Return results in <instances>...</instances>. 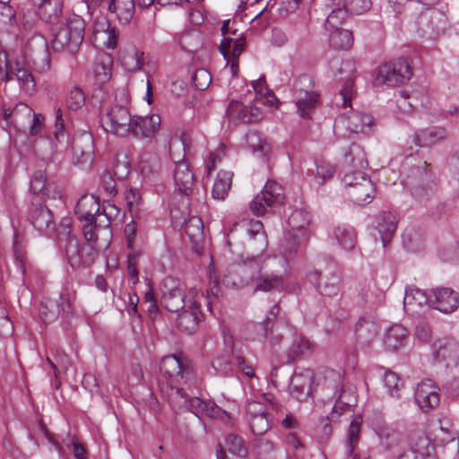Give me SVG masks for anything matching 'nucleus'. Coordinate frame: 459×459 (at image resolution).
I'll list each match as a JSON object with an SVG mask.
<instances>
[{"instance_id": "nucleus-1", "label": "nucleus", "mask_w": 459, "mask_h": 459, "mask_svg": "<svg viewBox=\"0 0 459 459\" xmlns=\"http://www.w3.org/2000/svg\"><path fill=\"white\" fill-rule=\"evenodd\" d=\"M82 223L84 244L81 245L75 237L70 235V228L68 225L65 226L64 222L62 226L65 236L63 238L59 234L58 237L59 248L73 269L91 266L99 255L100 234L106 238V244L108 243L112 235L111 229L101 225V222L98 224L97 219Z\"/></svg>"}, {"instance_id": "nucleus-2", "label": "nucleus", "mask_w": 459, "mask_h": 459, "mask_svg": "<svg viewBox=\"0 0 459 459\" xmlns=\"http://www.w3.org/2000/svg\"><path fill=\"white\" fill-rule=\"evenodd\" d=\"M85 22L76 14L71 15L66 23L54 33L51 45L56 52L66 51L74 54L79 49L84 39Z\"/></svg>"}, {"instance_id": "nucleus-3", "label": "nucleus", "mask_w": 459, "mask_h": 459, "mask_svg": "<svg viewBox=\"0 0 459 459\" xmlns=\"http://www.w3.org/2000/svg\"><path fill=\"white\" fill-rule=\"evenodd\" d=\"M169 402L175 409L190 411L198 417L207 416L212 419L221 420L229 417L227 411L214 403L205 402L198 397H188L182 388H171Z\"/></svg>"}, {"instance_id": "nucleus-4", "label": "nucleus", "mask_w": 459, "mask_h": 459, "mask_svg": "<svg viewBox=\"0 0 459 459\" xmlns=\"http://www.w3.org/2000/svg\"><path fill=\"white\" fill-rule=\"evenodd\" d=\"M161 292V306L170 312H179L187 307L186 303L204 299L203 293L195 289L184 290L180 281L173 277H166L163 280Z\"/></svg>"}, {"instance_id": "nucleus-5", "label": "nucleus", "mask_w": 459, "mask_h": 459, "mask_svg": "<svg viewBox=\"0 0 459 459\" xmlns=\"http://www.w3.org/2000/svg\"><path fill=\"white\" fill-rule=\"evenodd\" d=\"M292 92L299 116L309 117L319 100V94L314 90L312 78L308 74L299 76L293 83Z\"/></svg>"}, {"instance_id": "nucleus-6", "label": "nucleus", "mask_w": 459, "mask_h": 459, "mask_svg": "<svg viewBox=\"0 0 459 459\" xmlns=\"http://www.w3.org/2000/svg\"><path fill=\"white\" fill-rule=\"evenodd\" d=\"M307 279L318 294L324 298L333 299L340 294L342 277L333 264L327 265V271L311 270L307 273Z\"/></svg>"}, {"instance_id": "nucleus-7", "label": "nucleus", "mask_w": 459, "mask_h": 459, "mask_svg": "<svg viewBox=\"0 0 459 459\" xmlns=\"http://www.w3.org/2000/svg\"><path fill=\"white\" fill-rule=\"evenodd\" d=\"M412 76V68L408 58H398L379 66L377 81L382 84L394 87L408 82Z\"/></svg>"}, {"instance_id": "nucleus-8", "label": "nucleus", "mask_w": 459, "mask_h": 459, "mask_svg": "<svg viewBox=\"0 0 459 459\" xmlns=\"http://www.w3.org/2000/svg\"><path fill=\"white\" fill-rule=\"evenodd\" d=\"M160 372L168 378L180 377L185 383H191L195 378L192 362L183 354H172L162 358Z\"/></svg>"}, {"instance_id": "nucleus-9", "label": "nucleus", "mask_w": 459, "mask_h": 459, "mask_svg": "<svg viewBox=\"0 0 459 459\" xmlns=\"http://www.w3.org/2000/svg\"><path fill=\"white\" fill-rule=\"evenodd\" d=\"M264 261L260 255H241L233 264L234 280L232 284L244 287L253 281L261 273Z\"/></svg>"}, {"instance_id": "nucleus-10", "label": "nucleus", "mask_w": 459, "mask_h": 459, "mask_svg": "<svg viewBox=\"0 0 459 459\" xmlns=\"http://www.w3.org/2000/svg\"><path fill=\"white\" fill-rule=\"evenodd\" d=\"M283 198L282 188L275 181L268 180L263 190L255 196L250 204L251 212L256 216H262L267 208L280 204Z\"/></svg>"}, {"instance_id": "nucleus-11", "label": "nucleus", "mask_w": 459, "mask_h": 459, "mask_svg": "<svg viewBox=\"0 0 459 459\" xmlns=\"http://www.w3.org/2000/svg\"><path fill=\"white\" fill-rule=\"evenodd\" d=\"M246 48L245 38H238L234 41L233 48L231 49V96L236 94V100L245 99L247 95L252 96V91L246 79L238 75V56L243 53ZM231 100H234L231 97Z\"/></svg>"}, {"instance_id": "nucleus-12", "label": "nucleus", "mask_w": 459, "mask_h": 459, "mask_svg": "<svg viewBox=\"0 0 459 459\" xmlns=\"http://www.w3.org/2000/svg\"><path fill=\"white\" fill-rule=\"evenodd\" d=\"M134 116L123 106L116 105L107 113L105 129L119 136L129 134Z\"/></svg>"}, {"instance_id": "nucleus-13", "label": "nucleus", "mask_w": 459, "mask_h": 459, "mask_svg": "<svg viewBox=\"0 0 459 459\" xmlns=\"http://www.w3.org/2000/svg\"><path fill=\"white\" fill-rule=\"evenodd\" d=\"M247 420L251 431L257 436L265 434L273 426L266 415L264 403L256 401H247L246 405Z\"/></svg>"}, {"instance_id": "nucleus-14", "label": "nucleus", "mask_w": 459, "mask_h": 459, "mask_svg": "<svg viewBox=\"0 0 459 459\" xmlns=\"http://www.w3.org/2000/svg\"><path fill=\"white\" fill-rule=\"evenodd\" d=\"M204 299H198L191 303H186L185 309H181L178 315L176 325L177 328L185 333H194L199 325L201 312V301Z\"/></svg>"}, {"instance_id": "nucleus-15", "label": "nucleus", "mask_w": 459, "mask_h": 459, "mask_svg": "<svg viewBox=\"0 0 459 459\" xmlns=\"http://www.w3.org/2000/svg\"><path fill=\"white\" fill-rule=\"evenodd\" d=\"M407 442L413 457L407 452H403L395 459H427L434 449L428 437L420 430L411 432L408 435Z\"/></svg>"}, {"instance_id": "nucleus-16", "label": "nucleus", "mask_w": 459, "mask_h": 459, "mask_svg": "<svg viewBox=\"0 0 459 459\" xmlns=\"http://www.w3.org/2000/svg\"><path fill=\"white\" fill-rule=\"evenodd\" d=\"M173 179L175 192L183 197H188L193 193L195 176L186 160L175 162Z\"/></svg>"}, {"instance_id": "nucleus-17", "label": "nucleus", "mask_w": 459, "mask_h": 459, "mask_svg": "<svg viewBox=\"0 0 459 459\" xmlns=\"http://www.w3.org/2000/svg\"><path fill=\"white\" fill-rule=\"evenodd\" d=\"M438 391L439 388L431 380H424L417 385L414 400L423 411L428 412L439 404Z\"/></svg>"}, {"instance_id": "nucleus-18", "label": "nucleus", "mask_w": 459, "mask_h": 459, "mask_svg": "<svg viewBox=\"0 0 459 459\" xmlns=\"http://www.w3.org/2000/svg\"><path fill=\"white\" fill-rule=\"evenodd\" d=\"M314 373L310 369L295 372L290 384V394L299 402H305L312 393Z\"/></svg>"}, {"instance_id": "nucleus-19", "label": "nucleus", "mask_w": 459, "mask_h": 459, "mask_svg": "<svg viewBox=\"0 0 459 459\" xmlns=\"http://www.w3.org/2000/svg\"><path fill=\"white\" fill-rule=\"evenodd\" d=\"M429 305V297L417 287H408L403 299L404 311L411 316H420Z\"/></svg>"}, {"instance_id": "nucleus-20", "label": "nucleus", "mask_w": 459, "mask_h": 459, "mask_svg": "<svg viewBox=\"0 0 459 459\" xmlns=\"http://www.w3.org/2000/svg\"><path fill=\"white\" fill-rule=\"evenodd\" d=\"M160 121V116L156 114L146 117L134 116L129 134L135 138H152L158 132Z\"/></svg>"}, {"instance_id": "nucleus-21", "label": "nucleus", "mask_w": 459, "mask_h": 459, "mask_svg": "<svg viewBox=\"0 0 459 459\" xmlns=\"http://www.w3.org/2000/svg\"><path fill=\"white\" fill-rule=\"evenodd\" d=\"M93 154V138L91 134L75 136L72 143V160L75 165H83L91 161Z\"/></svg>"}, {"instance_id": "nucleus-22", "label": "nucleus", "mask_w": 459, "mask_h": 459, "mask_svg": "<svg viewBox=\"0 0 459 459\" xmlns=\"http://www.w3.org/2000/svg\"><path fill=\"white\" fill-rule=\"evenodd\" d=\"M30 221L41 233L49 234L55 230L56 223L52 212L45 204H32L30 211Z\"/></svg>"}, {"instance_id": "nucleus-23", "label": "nucleus", "mask_w": 459, "mask_h": 459, "mask_svg": "<svg viewBox=\"0 0 459 459\" xmlns=\"http://www.w3.org/2000/svg\"><path fill=\"white\" fill-rule=\"evenodd\" d=\"M336 124L342 126L351 133H364L371 127L373 117L366 113L351 110L347 114L339 116Z\"/></svg>"}, {"instance_id": "nucleus-24", "label": "nucleus", "mask_w": 459, "mask_h": 459, "mask_svg": "<svg viewBox=\"0 0 459 459\" xmlns=\"http://www.w3.org/2000/svg\"><path fill=\"white\" fill-rule=\"evenodd\" d=\"M13 77L17 79L20 87L27 94H32L36 89V82L31 73L21 66L18 63L13 66L5 60V72L2 76L3 80L10 81Z\"/></svg>"}, {"instance_id": "nucleus-25", "label": "nucleus", "mask_w": 459, "mask_h": 459, "mask_svg": "<svg viewBox=\"0 0 459 459\" xmlns=\"http://www.w3.org/2000/svg\"><path fill=\"white\" fill-rule=\"evenodd\" d=\"M184 230L192 243L194 252L202 255L206 246L202 219L197 216L189 218L185 223Z\"/></svg>"}, {"instance_id": "nucleus-26", "label": "nucleus", "mask_w": 459, "mask_h": 459, "mask_svg": "<svg viewBox=\"0 0 459 459\" xmlns=\"http://www.w3.org/2000/svg\"><path fill=\"white\" fill-rule=\"evenodd\" d=\"M100 200L93 195H82L78 200L74 214L81 222L94 221L100 217Z\"/></svg>"}, {"instance_id": "nucleus-27", "label": "nucleus", "mask_w": 459, "mask_h": 459, "mask_svg": "<svg viewBox=\"0 0 459 459\" xmlns=\"http://www.w3.org/2000/svg\"><path fill=\"white\" fill-rule=\"evenodd\" d=\"M436 359L443 360L448 366L451 363L456 364L459 360V342L454 338H442L434 343Z\"/></svg>"}, {"instance_id": "nucleus-28", "label": "nucleus", "mask_w": 459, "mask_h": 459, "mask_svg": "<svg viewBox=\"0 0 459 459\" xmlns=\"http://www.w3.org/2000/svg\"><path fill=\"white\" fill-rule=\"evenodd\" d=\"M376 188L369 177H362L361 181L354 188L347 191V196L359 205L370 204L375 198Z\"/></svg>"}, {"instance_id": "nucleus-29", "label": "nucleus", "mask_w": 459, "mask_h": 459, "mask_svg": "<svg viewBox=\"0 0 459 459\" xmlns=\"http://www.w3.org/2000/svg\"><path fill=\"white\" fill-rule=\"evenodd\" d=\"M2 117L6 121V126L13 125L17 129L25 126L26 121H30L33 116V109L25 103H18L13 109L3 108Z\"/></svg>"}, {"instance_id": "nucleus-30", "label": "nucleus", "mask_w": 459, "mask_h": 459, "mask_svg": "<svg viewBox=\"0 0 459 459\" xmlns=\"http://www.w3.org/2000/svg\"><path fill=\"white\" fill-rule=\"evenodd\" d=\"M434 307L442 313L449 314L459 306V294L450 288H438L433 291Z\"/></svg>"}, {"instance_id": "nucleus-31", "label": "nucleus", "mask_w": 459, "mask_h": 459, "mask_svg": "<svg viewBox=\"0 0 459 459\" xmlns=\"http://www.w3.org/2000/svg\"><path fill=\"white\" fill-rule=\"evenodd\" d=\"M108 11L120 24H129L135 13V1L108 0Z\"/></svg>"}, {"instance_id": "nucleus-32", "label": "nucleus", "mask_w": 459, "mask_h": 459, "mask_svg": "<svg viewBox=\"0 0 459 459\" xmlns=\"http://www.w3.org/2000/svg\"><path fill=\"white\" fill-rule=\"evenodd\" d=\"M444 23V15L436 10L421 13L418 18L419 29L424 34L438 35Z\"/></svg>"}, {"instance_id": "nucleus-33", "label": "nucleus", "mask_w": 459, "mask_h": 459, "mask_svg": "<svg viewBox=\"0 0 459 459\" xmlns=\"http://www.w3.org/2000/svg\"><path fill=\"white\" fill-rule=\"evenodd\" d=\"M240 100H231V113H236V119L239 123L250 124L257 123L263 120L264 117V110L256 105L251 106H240L238 104L234 105V102L238 103Z\"/></svg>"}, {"instance_id": "nucleus-34", "label": "nucleus", "mask_w": 459, "mask_h": 459, "mask_svg": "<svg viewBox=\"0 0 459 459\" xmlns=\"http://www.w3.org/2000/svg\"><path fill=\"white\" fill-rule=\"evenodd\" d=\"M357 341L362 345L370 344L378 334V326L370 317L362 316L355 326Z\"/></svg>"}, {"instance_id": "nucleus-35", "label": "nucleus", "mask_w": 459, "mask_h": 459, "mask_svg": "<svg viewBox=\"0 0 459 459\" xmlns=\"http://www.w3.org/2000/svg\"><path fill=\"white\" fill-rule=\"evenodd\" d=\"M285 289V280L282 275L272 273L259 274L255 279L254 292L282 291Z\"/></svg>"}, {"instance_id": "nucleus-36", "label": "nucleus", "mask_w": 459, "mask_h": 459, "mask_svg": "<svg viewBox=\"0 0 459 459\" xmlns=\"http://www.w3.org/2000/svg\"><path fill=\"white\" fill-rule=\"evenodd\" d=\"M446 138V130L443 127H430L415 132L413 143L419 147H430Z\"/></svg>"}, {"instance_id": "nucleus-37", "label": "nucleus", "mask_w": 459, "mask_h": 459, "mask_svg": "<svg viewBox=\"0 0 459 459\" xmlns=\"http://www.w3.org/2000/svg\"><path fill=\"white\" fill-rule=\"evenodd\" d=\"M397 216L391 212H383L379 215L377 229L380 234L385 247L392 239L397 228Z\"/></svg>"}, {"instance_id": "nucleus-38", "label": "nucleus", "mask_w": 459, "mask_h": 459, "mask_svg": "<svg viewBox=\"0 0 459 459\" xmlns=\"http://www.w3.org/2000/svg\"><path fill=\"white\" fill-rule=\"evenodd\" d=\"M408 336V331L402 325H392L385 333L384 345L388 351H396L403 347Z\"/></svg>"}, {"instance_id": "nucleus-39", "label": "nucleus", "mask_w": 459, "mask_h": 459, "mask_svg": "<svg viewBox=\"0 0 459 459\" xmlns=\"http://www.w3.org/2000/svg\"><path fill=\"white\" fill-rule=\"evenodd\" d=\"M307 214L304 213L302 211H294L290 217V224L292 227V230H289L284 235V247L286 251L291 255L292 253H295L297 251L299 243H298V238L297 235L294 233V230H302L305 228L306 224H308V220L303 224L300 225H295L294 222L298 221L301 217H307Z\"/></svg>"}, {"instance_id": "nucleus-40", "label": "nucleus", "mask_w": 459, "mask_h": 459, "mask_svg": "<svg viewBox=\"0 0 459 459\" xmlns=\"http://www.w3.org/2000/svg\"><path fill=\"white\" fill-rule=\"evenodd\" d=\"M62 8L60 0H42L38 6V12L43 21L53 23L61 15Z\"/></svg>"}, {"instance_id": "nucleus-41", "label": "nucleus", "mask_w": 459, "mask_h": 459, "mask_svg": "<svg viewBox=\"0 0 459 459\" xmlns=\"http://www.w3.org/2000/svg\"><path fill=\"white\" fill-rule=\"evenodd\" d=\"M333 236L338 244L347 251L353 249L357 244L356 231L351 226L339 225L335 227Z\"/></svg>"}, {"instance_id": "nucleus-42", "label": "nucleus", "mask_w": 459, "mask_h": 459, "mask_svg": "<svg viewBox=\"0 0 459 459\" xmlns=\"http://www.w3.org/2000/svg\"><path fill=\"white\" fill-rule=\"evenodd\" d=\"M353 42V34L349 30L333 29L329 37L330 46L337 50H348Z\"/></svg>"}, {"instance_id": "nucleus-43", "label": "nucleus", "mask_w": 459, "mask_h": 459, "mask_svg": "<svg viewBox=\"0 0 459 459\" xmlns=\"http://www.w3.org/2000/svg\"><path fill=\"white\" fill-rule=\"evenodd\" d=\"M376 433L379 438L380 445L385 451H392L396 448L401 442L400 433L390 427H378Z\"/></svg>"}, {"instance_id": "nucleus-44", "label": "nucleus", "mask_w": 459, "mask_h": 459, "mask_svg": "<svg viewBox=\"0 0 459 459\" xmlns=\"http://www.w3.org/2000/svg\"><path fill=\"white\" fill-rule=\"evenodd\" d=\"M313 344L304 337H297L287 351L288 362H293L312 352Z\"/></svg>"}, {"instance_id": "nucleus-45", "label": "nucleus", "mask_w": 459, "mask_h": 459, "mask_svg": "<svg viewBox=\"0 0 459 459\" xmlns=\"http://www.w3.org/2000/svg\"><path fill=\"white\" fill-rule=\"evenodd\" d=\"M321 374L322 378L319 379L318 385H321L323 388L331 390L333 396L342 392V389H343L342 377L338 371L325 368Z\"/></svg>"}, {"instance_id": "nucleus-46", "label": "nucleus", "mask_w": 459, "mask_h": 459, "mask_svg": "<svg viewBox=\"0 0 459 459\" xmlns=\"http://www.w3.org/2000/svg\"><path fill=\"white\" fill-rule=\"evenodd\" d=\"M345 162L354 169H360L368 166L366 153L361 146L352 143L344 154Z\"/></svg>"}, {"instance_id": "nucleus-47", "label": "nucleus", "mask_w": 459, "mask_h": 459, "mask_svg": "<svg viewBox=\"0 0 459 459\" xmlns=\"http://www.w3.org/2000/svg\"><path fill=\"white\" fill-rule=\"evenodd\" d=\"M362 424V418L355 416L350 423L347 431L346 450L347 455H351L357 446L360 437V429Z\"/></svg>"}, {"instance_id": "nucleus-48", "label": "nucleus", "mask_w": 459, "mask_h": 459, "mask_svg": "<svg viewBox=\"0 0 459 459\" xmlns=\"http://www.w3.org/2000/svg\"><path fill=\"white\" fill-rule=\"evenodd\" d=\"M264 398L266 402L264 404L266 408V415L271 420L272 424L280 422L281 418L286 414L287 409L277 402L273 395L264 394Z\"/></svg>"}, {"instance_id": "nucleus-49", "label": "nucleus", "mask_w": 459, "mask_h": 459, "mask_svg": "<svg viewBox=\"0 0 459 459\" xmlns=\"http://www.w3.org/2000/svg\"><path fill=\"white\" fill-rule=\"evenodd\" d=\"M230 190V176L227 171H220L213 183L212 196L217 200H225Z\"/></svg>"}, {"instance_id": "nucleus-50", "label": "nucleus", "mask_w": 459, "mask_h": 459, "mask_svg": "<svg viewBox=\"0 0 459 459\" xmlns=\"http://www.w3.org/2000/svg\"><path fill=\"white\" fill-rule=\"evenodd\" d=\"M246 141L248 147L254 152H260L265 155L270 151V145L262 136L261 133L256 130H249L246 134Z\"/></svg>"}, {"instance_id": "nucleus-51", "label": "nucleus", "mask_w": 459, "mask_h": 459, "mask_svg": "<svg viewBox=\"0 0 459 459\" xmlns=\"http://www.w3.org/2000/svg\"><path fill=\"white\" fill-rule=\"evenodd\" d=\"M384 385L388 394L394 398H400V392L403 388V381L393 371H386L384 376Z\"/></svg>"}, {"instance_id": "nucleus-52", "label": "nucleus", "mask_w": 459, "mask_h": 459, "mask_svg": "<svg viewBox=\"0 0 459 459\" xmlns=\"http://www.w3.org/2000/svg\"><path fill=\"white\" fill-rule=\"evenodd\" d=\"M131 165L126 153H117L113 162L112 174L117 180H124L129 175Z\"/></svg>"}, {"instance_id": "nucleus-53", "label": "nucleus", "mask_w": 459, "mask_h": 459, "mask_svg": "<svg viewBox=\"0 0 459 459\" xmlns=\"http://www.w3.org/2000/svg\"><path fill=\"white\" fill-rule=\"evenodd\" d=\"M239 226L244 230L250 238H255L259 236L264 244L266 243V234L264 230L263 223L258 220L243 221L241 223H236L235 227Z\"/></svg>"}, {"instance_id": "nucleus-54", "label": "nucleus", "mask_w": 459, "mask_h": 459, "mask_svg": "<svg viewBox=\"0 0 459 459\" xmlns=\"http://www.w3.org/2000/svg\"><path fill=\"white\" fill-rule=\"evenodd\" d=\"M47 175L43 170L35 171L30 181V191L33 195H46Z\"/></svg>"}, {"instance_id": "nucleus-55", "label": "nucleus", "mask_w": 459, "mask_h": 459, "mask_svg": "<svg viewBox=\"0 0 459 459\" xmlns=\"http://www.w3.org/2000/svg\"><path fill=\"white\" fill-rule=\"evenodd\" d=\"M66 106L71 110H78L85 104V94L79 87H74L67 94Z\"/></svg>"}, {"instance_id": "nucleus-56", "label": "nucleus", "mask_w": 459, "mask_h": 459, "mask_svg": "<svg viewBox=\"0 0 459 459\" xmlns=\"http://www.w3.org/2000/svg\"><path fill=\"white\" fill-rule=\"evenodd\" d=\"M351 399L345 400V391L342 389L331 411L332 420H337L341 415L348 411L351 406Z\"/></svg>"}, {"instance_id": "nucleus-57", "label": "nucleus", "mask_w": 459, "mask_h": 459, "mask_svg": "<svg viewBox=\"0 0 459 459\" xmlns=\"http://www.w3.org/2000/svg\"><path fill=\"white\" fill-rule=\"evenodd\" d=\"M348 13L344 6L333 9L325 20V27L332 30L339 29V26L342 24Z\"/></svg>"}, {"instance_id": "nucleus-58", "label": "nucleus", "mask_w": 459, "mask_h": 459, "mask_svg": "<svg viewBox=\"0 0 459 459\" xmlns=\"http://www.w3.org/2000/svg\"><path fill=\"white\" fill-rule=\"evenodd\" d=\"M353 78L351 75L344 79L343 85L338 96L343 108L351 107V105L353 97Z\"/></svg>"}, {"instance_id": "nucleus-59", "label": "nucleus", "mask_w": 459, "mask_h": 459, "mask_svg": "<svg viewBox=\"0 0 459 459\" xmlns=\"http://www.w3.org/2000/svg\"><path fill=\"white\" fill-rule=\"evenodd\" d=\"M192 82L199 91L206 90L212 82V76L204 68L197 69L192 75Z\"/></svg>"}, {"instance_id": "nucleus-60", "label": "nucleus", "mask_w": 459, "mask_h": 459, "mask_svg": "<svg viewBox=\"0 0 459 459\" xmlns=\"http://www.w3.org/2000/svg\"><path fill=\"white\" fill-rule=\"evenodd\" d=\"M126 201L132 216H136L139 212V207L142 204L140 192L136 188H129L126 192Z\"/></svg>"}, {"instance_id": "nucleus-61", "label": "nucleus", "mask_w": 459, "mask_h": 459, "mask_svg": "<svg viewBox=\"0 0 459 459\" xmlns=\"http://www.w3.org/2000/svg\"><path fill=\"white\" fill-rule=\"evenodd\" d=\"M116 180L117 179L108 169H105L100 175V185L104 191L111 197L117 194Z\"/></svg>"}, {"instance_id": "nucleus-62", "label": "nucleus", "mask_w": 459, "mask_h": 459, "mask_svg": "<svg viewBox=\"0 0 459 459\" xmlns=\"http://www.w3.org/2000/svg\"><path fill=\"white\" fill-rule=\"evenodd\" d=\"M316 179H317V178L320 179L317 182L318 185L324 184V182L326 179L331 178L335 172L334 167L332 164H330L326 161H324V160L317 161L316 163Z\"/></svg>"}, {"instance_id": "nucleus-63", "label": "nucleus", "mask_w": 459, "mask_h": 459, "mask_svg": "<svg viewBox=\"0 0 459 459\" xmlns=\"http://www.w3.org/2000/svg\"><path fill=\"white\" fill-rule=\"evenodd\" d=\"M344 7L351 14H362L371 7L370 0H345Z\"/></svg>"}, {"instance_id": "nucleus-64", "label": "nucleus", "mask_w": 459, "mask_h": 459, "mask_svg": "<svg viewBox=\"0 0 459 459\" xmlns=\"http://www.w3.org/2000/svg\"><path fill=\"white\" fill-rule=\"evenodd\" d=\"M227 145L223 143H220L218 148L210 154L209 161L206 166L207 174L210 175L216 169V165L226 157Z\"/></svg>"}]
</instances>
